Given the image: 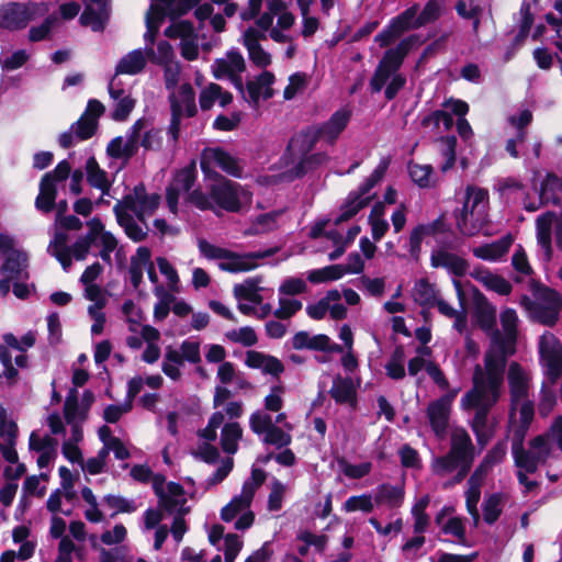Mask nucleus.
Listing matches in <instances>:
<instances>
[{
  "label": "nucleus",
  "mask_w": 562,
  "mask_h": 562,
  "mask_svg": "<svg viewBox=\"0 0 562 562\" xmlns=\"http://www.w3.org/2000/svg\"><path fill=\"white\" fill-rule=\"evenodd\" d=\"M108 90L113 101L112 119L117 122L125 121L135 108L130 90L124 89L115 77L110 80Z\"/></svg>",
  "instance_id": "nucleus-27"
},
{
  "label": "nucleus",
  "mask_w": 562,
  "mask_h": 562,
  "mask_svg": "<svg viewBox=\"0 0 562 562\" xmlns=\"http://www.w3.org/2000/svg\"><path fill=\"white\" fill-rule=\"evenodd\" d=\"M70 177L69 189L71 193L78 195L81 193V182L83 172L76 169L71 172L70 164L67 160H61L53 171L46 172L40 183V192L35 200V206L43 213H49L55 207V200L57 195L56 183L65 181Z\"/></svg>",
  "instance_id": "nucleus-7"
},
{
  "label": "nucleus",
  "mask_w": 562,
  "mask_h": 562,
  "mask_svg": "<svg viewBox=\"0 0 562 562\" xmlns=\"http://www.w3.org/2000/svg\"><path fill=\"white\" fill-rule=\"evenodd\" d=\"M430 262L434 268H445L456 277H462L469 269V263L458 256L443 248L431 252Z\"/></svg>",
  "instance_id": "nucleus-36"
},
{
  "label": "nucleus",
  "mask_w": 562,
  "mask_h": 562,
  "mask_svg": "<svg viewBox=\"0 0 562 562\" xmlns=\"http://www.w3.org/2000/svg\"><path fill=\"white\" fill-rule=\"evenodd\" d=\"M215 167L233 177H240L243 172L240 162L225 150L218 147L205 148L201 156L203 172L210 175Z\"/></svg>",
  "instance_id": "nucleus-21"
},
{
  "label": "nucleus",
  "mask_w": 562,
  "mask_h": 562,
  "mask_svg": "<svg viewBox=\"0 0 562 562\" xmlns=\"http://www.w3.org/2000/svg\"><path fill=\"white\" fill-rule=\"evenodd\" d=\"M110 12L109 0H88L79 18L80 24L90 27L93 32H102L110 19Z\"/></svg>",
  "instance_id": "nucleus-26"
},
{
  "label": "nucleus",
  "mask_w": 562,
  "mask_h": 562,
  "mask_svg": "<svg viewBox=\"0 0 562 562\" xmlns=\"http://www.w3.org/2000/svg\"><path fill=\"white\" fill-rule=\"evenodd\" d=\"M165 35L180 40L181 56L187 60H195L199 57L198 35L191 22L173 20L165 30Z\"/></svg>",
  "instance_id": "nucleus-20"
},
{
  "label": "nucleus",
  "mask_w": 562,
  "mask_h": 562,
  "mask_svg": "<svg viewBox=\"0 0 562 562\" xmlns=\"http://www.w3.org/2000/svg\"><path fill=\"white\" fill-rule=\"evenodd\" d=\"M262 279L260 277L247 278L244 282L235 284L233 289L234 297L237 301H248L252 304H261L262 296L259 293Z\"/></svg>",
  "instance_id": "nucleus-47"
},
{
  "label": "nucleus",
  "mask_w": 562,
  "mask_h": 562,
  "mask_svg": "<svg viewBox=\"0 0 562 562\" xmlns=\"http://www.w3.org/2000/svg\"><path fill=\"white\" fill-rule=\"evenodd\" d=\"M16 437V424L8 419L5 412L0 409V451L5 461L10 463H16L19 459L15 450Z\"/></svg>",
  "instance_id": "nucleus-31"
},
{
  "label": "nucleus",
  "mask_w": 562,
  "mask_h": 562,
  "mask_svg": "<svg viewBox=\"0 0 562 562\" xmlns=\"http://www.w3.org/2000/svg\"><path fill=\"white\" fill-rule=\"evenodd\" d=\"M407 46L406 42H402L395 48L389 49L384 54L370 81L373 92H380L387 85L394 72L397 71L407 53Z\"/></svg>",
  "instance_id": "nucleus-19"
},
{
  "label": "nucleus",
  "mask_w": 562,
  "mask_h": 562,
  "mask_svg": "<svg viewBox=\"0 0 562 562\" xmlns=\"http://www.w3.org/2000/svg\"><path fill=\"white\" fill-rule=\"evenodd\" d=\"M449 452L463 459L465 467H472L475 458V447L468 430L463 427H453L450 434Z\"/></svg>",
  "instance_id": "nucleus-32"
},
{
  "label": "nucleus",
  "mask_w": 562,
  "mask_h": 562,
  "mask_svg": "<svg viewBox=\"0 0 562 562\" xmlns=\"http://www.w3.org/2000/svg\"><path fill=\"white\" fill-rule=\"evenodd\" d=\"M553 443L562 453V416H557L546 432L529 441L528 453L521 460V469L536 472L539 465H553L560 457L553 449Z\"/></svg>",
  "instance_id": "nucleus-4"
},
{
  "label": "nucleus",
  "mask_w": 562,
  "mask_h": 562,
  "mask_svg": "<svg viewBox=\"0 0 562 562\" xmlns=\"http://www.w3.org/2000/svg\"><path fill=\"white\" fill-rule=\"evenodd\" d=\"M533 402L530 400L521 401L516 409L509 414V430L512 436V453L515 465L521 468L522 459L528 453V448H524V439L533 419Z\"/></svg>",
  "instance_id": "nucleus-11"
},
{
  "label": "nucleus",
  "mask_w": 562,
  "mask_h": 562,
  "mask_svg": "<svg viewBox=\"0 0 562 562\" xmlns=\"http://www.w3.org/2000/svg\"><path fill=\"white\" fill-rule=\"evenodd\" d=\"M186 502L182 486L169 483L167 491L160 495L159 506L169 514H182Z\"/></svg>",
  "instance_id": "nucleus-43"
},
{
  "label": "nucleus",
  "mask_w": 562,
  "mask_h": 562,
  "mask_svg": "<svg viewBox=\"0 0 562 562\" xmlns=\"http://www.w3.org/2000/svg\"><path fill=\"white\" fill-rule=\"evenodd\" d=\"M484 481L485 479L483 476L473 472L468 480V488L464 493L467 510L471 515L474 526H477L480 521L477 504L481 498V488Z\"/></svg>",
  "instance_id": "nucleus-41"
},
{
  "label": "nucleus",
  "mask_w": 562,
  "mask_h": 562,
  "mask_svg": "<svg viewBox=\"0 0 562 562\" xmlns=\"http://www.w3.org/2000/svg\"><path fill=\"white\" fill-rule=\"evenodd\" d=\"M375 507L398 508L405 498L404 484L383 483L373 491Z\"/></svg>",
  "instance_id": "nucleus-35"
},
{
  "label": "nucleus",
  "mask_w": 562,
  "mask_h": 562,
  "mask_svg": "<svg viewBox=\"0 0 562 562\" xmlns=\"http://www.w3.org/2000/svg\"><path fill=\"white\" fill-rule=\"evenodd\" d=\"M47 12L48 8L45 3L9 2L0 7V27L10 31L21 30L36 16Z\"/></svg>",
  "instance_id": "nucleus-14"
},
{
  "label": "nucleus",
  "mask_w": 562,
  "mask_h": 562,
  "mask_svg": "<svg viewBox=\"0 0 562 562\" xmlns=\"http://www.w3.org/2000/svg\"><path fill=\"white\" fill-rule=\"evenodd\" d=\"M537 241L541 247L546 261L552 259V233H554L557 246L562 249V215L546 212L536 220Z\"/></svg>",
  "instance_id": "nucleus-18"
},
{
  "label": "nucleus",
  "mask_w": 562,
  "mask_h": 562,
  "mask_svg": "<svg viewBox=\"0 0 562 562\" xmlns=\"http://www.w3.org/2000/svg\"><path fill=\"white\" fill-rule=\"evenodd\" d=\"M384 204L382 202H378L373 205L368 218L371 227V235L375 241H379L389 229V222L384 218Z\"/></svg>",
  "instance_id": "nucleus-54"
},
{
  "label": "nucleus",
  "mask_w": 562,
  "mask_h": 562,
  "mask_svg": "<svg viewBox=\"0 0 562 562\" xmlns=\"http://www.w3.org/2000/svg\"><path fill=\"white\" fill-rule=\"evenodd\" d=\"M168 100L171 110L168 134L176 142L179 136L181 120L183 117H192L198 112L195 92L189 82H184L178 89L169 92Z\"/></svg>",
  "instance_id": "nucleus-12"
},
{
  "label": "nucleus",
  "mask_w": 562,
  "mask_h": 562,
  "mask_svg": "<svg viewBox=\"0 0 562 562\" xmlns=\"http://www.w3.org/2000/svg\"><path fill=\"white\" fill-rule=\"evenodd\" d=\"M113 212L117 223L124 228L125 234L134 241H142L148 233L147 221L142 223L128 212L121 211L120 205H114Z\"/></svg>",
  "instance_id": "nucleus-38"
},
{
  "label": "nucleus",
  "mask_w": 562,
  "mask_h": 562,
  "mask_svg": "<svg viewBox=\"0 0 562 562\" xmlns=\"http://www.w3.org/2000/svg\"><path fill=\"white\" fill-rule=\"evenodd\" d=\"M153 292L158 300L154 306V319L156 322H161L168 316L171 310V304L175 301V296L164 285L155 286Z\"/></svg>",
  "instance_id": "nucleus-57"
},
{
  "label": "nucleus",
  "mask_w": 562,
  "mask_h": 562,
  "mask_svg": "<svg viewBox=\"0 0 562 562\" xmlns=\"http://www.w3.org/2000/svg\"><path fill=\"white\" fill-rule=\"evenodd\" d=\"M146 50L140 48L134 49L124 55L116 65L115 78L117 75H137L142 72L147 64Z\"/></svg>",
  "instance_id": "nucleus-42"
},
{
  "label": "nucleus",
  "mask_w": 562,
  "mask_h": 562,
  "mask_svg": "<svg viewBox=\"0 0 562 562\" xmlns=\"http://www.w3.org/2000/svg\"><path fill=\"white\" fill-rule=\"evenodd\" d=\"M506 454L507 441L505 439L499 440L486 452L480 464L474 470V473L486 479L492 469L505 460Z\"/></svg>",
  "instance_id": "nucleus-45"
},
{
  "label": "nucleus",
  "mask_w": 562,
  "mask_h": 562,
  "mask_svg": "<svg viewBox=\"0 0 562 562\" xmlns=\"http://www.w3.org/2000/svg\"><path fill=\"white\" fill-rule=\"evenodd\" d=\"M488 223V192L485 189L468 186L462 209L456 215L458 229L467 236L481 232Z\"/></svg>",
  "instance_id": "nucleus-6"
},
{
  "label": "nucleus",
  "mask_w": 562,
  "mask_h": 562,
  "mask_svg": "<svg viewBox=\"0 0 562 562\" xmlns=\"http://www.w3.org/2000/svg\"><path fill=\"white\" fill-rule=\"evenodd\" d=\"M470 276L480 282L490 291H494L501 295H507L512 292V284L503 277L493 273L484 268H475Z\"/></svg>",
  "instance_id": "nucleus-40"
},
{
  "label": "nucleus",
  "mask_w": 562,
  "mask_h": 562,
  "mask_svg": "<svg viewBox=\"0 0 562 562\" xmlns=\"http://www.w3.org/2000/svg\"><path fill=\"white\" fill-rule=\"evenodd\" d=\"M184 362L186 360L177 348L167 346L161 362V371L172 381H179L182 376L181 368Z\"/></svg>",
  "instance_id": "nucleus-49"
},
{
  "label": "nucleus",
  "mask_w": 562,
  "mask_h": 562,
  "mask_svg": "<svg viewBox=\"0 0 562 562\" xmlns=\"http://www.w3.org/2000/svg\"><path fill=\"white\" fill-rule=\"evenodd\" d=\"M233 101V94L224 90L220 85L210 82L205 86L199 95V103L202 111H207L213 108L215 102L222 108L227 106Z\"/></svg>",
  "instance_id": "nucleus-39"
},
{
  "label": "nucleus",
  "mask_w": 562,
  "mask_h": 562,
  "mask_svg": "<svg viewBox=\"0 0 562 562\" xmlns=\"http://www.w3.org/2000/svg\"><path fill=\"white\" fill-rule=\"evenodd\" d=\"M459 393V389L451 390L439 398L430 401L426 407L428 425L439 440L446 438L452 411V404Z\"/></svg>",
  "instance_id": "nucleus-17"
},
{
  "label": "nucleus",
  "mask_w": 562,
  "mask_h": 562,
  "mask_svg": "<svg viewBox=\"0 0 562 562\" xmlns=\"http://www.w3.org/2000/svg\"><path fill=\"white\" fill-rule=\"evenodd\" d=\"M465 467L464 460L450 453L436 457L431 462V471L435 475L443 477L451 473L456 474L445 483V487H451L461 483L469 474L471 467Z\"/></svg>",
  "instance_id": "nucleus-22"
},
{
  "label": "nucleus",
  "mask_w": 562,
  "mask_h": 562,
  "mask_svg": "<svg viewBox=\"0 0 562 562\" xmlns=\"http://www.w3.org/2000/svg\"><path fill=\"white\" fill-rule=\"evenodd\" d=\"M150 263H153L150 249L144 246L138 247L135 255L131 257L128 269L131 282L135 289L142 283L144 270Z\"/></svg>",
  "instance_id": "nucleus-46"
},
{
  "label": "nucleus",
  "mask_w": 562,
  "mask_h": 562,
  "mask_svg": "<svg viewBox=\"0 0 562 562\" xmlns=\"http://www.w3.org/2000/svg\"><path fill=\"white\" fill-rule=\"evenodd\" d=\"M86 173L88 183L99 189L102 194H108L112 186V181L109 179L106 171L100 168L97 159L90 157L86 162Z\"/></svg>",
  "instance_id": "nucleus-50"
},
{
  "label": "nucleus",
  "mask_w": 562,
  "mask_h": 562,
  "mask_svg": "<svg viewBox=\"0 0 562 562\" xmlns=\"http://www.w3.org/2000/svg\"><path fill=\"white\" fill-rule=\"evenodd\" d=\"M269 255V252L238 254L228 250L227 257L218 263V268L231 273L247 272L256 269L259 266L258 261Z\"/></svg>",
  "instance_id": "nucleus-30"
},
{
  "label": "nucleus",
  "mask_w": 562,
  "mask_h": 562,
  "mask_svg": "<svg viewBox=\"0 0 562 562\" xmlns=\"http://www.w3.org/2000/svg\"><path fill=\"white\" fill-rule=\"evenodd\" d=\"M274 81V75L265 70L244 83V95L241 97L251 108L257 109L261 100H268L274 95L272 88Z\"/></svg>",
  "instance_id": "nucleus-23"
},
{
  "label": "nucleus",
  "mask_w": 562,
  "mask_h": 562,
  "mask_svg": "<svg viewBox=\"0 0 562 562\" xmlns=\"http://www.w3.org/2000/svg\"><path fill=\"white\" fill-rule=\"evenodd\" d=\"M390 166L389 158H382L372 173L358 187L351 191L345 202L341 204L339 214L334 220L338 225L342 222L349 221L358 214L359 211L367 207L370 202L375 198L372 189L383 179Z\"/></svg>",
  "instance_id": "nucleus-9"
},
{
  "label": "nucleus",
  "mask_w": 562,
  "mask_h": 562,
  "mask_svg": "<svg viewBox=\"0 0 562 562\" xmlns=\"http://www.w3.org/2000/svg\"><path fill=\"white\" fill-rule=\"evenodd\" d=\"M210 194L201 190H193L189 201L199 210L216 211V207L227 212H238L244 204L250 203L251 194L237 182L217 179L210 186Z\"/></svg>",
  "instance_id": "nucleus-2"
},
{
  "label": "nucleus",
  "mask_w": 562,
  "mask_h": 562,
  "mask_svg": "<svg viewBox=\"0 0 562 562\" xmlns=\"http://www.w3.org/2000/svg\"><path fill=\"white\" fill-rule=\"evenodd\" d=\"M166 8H168V3L166 1L164 4L153 1L146 13L147 32L144 37L145 41H148L150 44L154 42L155 34L158 31L160 23L164 18L167 16Z\"/></svg>",
  "instance_id": "nucleus-52"
},
{
  "label": "nucleus",
  "mask_w": 562,
  "mask_h": 562,
  "mask_svg": "<svg viewBox=\"0 0 562 562\" xmlns=\"http://www.w3.org/2000/svg\"><path fill=\"white\" fill-rule=\"evenodd\" d=\"M145 123L138 120L131 127L127 138L124 140L123 137L113 138L106 147L109 156L115 159L130 158L137 150L138 143L140 140V131L144 128Z\"/></svg>",
  "instance_id": "nucleus-25"
},
{
  "label": "nucleus",
  "mask_w": 562,
  "mask_h": 562,
  "mask_svg": "<svg viewBox=\"0 0 562 562\" xmlns=\"http://www.w3.org/2000/svg\"><path fill=\"white\" fill-rule=\"evenodd\" d=\"M350 115L347 110H338L325 123L307 128L302 135L306 149H313L319 140L333 146L347 127Z\"/></svg>",
  "instance_id": "nucleus-13"
},
{
  "label": "nucleus",
  "mask_w": 562,
  "mask_h": 562,
  "mask_svg": "<svg viewBox=\"0 0 562 562\" xmlns=\"http://www.w3.org/2000/svg\"><path fill=\"white\" fill-rule=\"evenodd\" d=\"M246 70L244 56L237 49L228 50L211 66L212 75L217 80H228L244 95L243 74Z\"/></svg>",
  "instance_id": "nucleus-16"
},
{
  "label": "nucleus",
  "mask_w": 562,
  "mask_h": 562,
  "mask_svg": "<svg viewBox=\"0 0 562 562\" xmlns=\"http://www.w3.org/2000/svg\"><path fill=\"white\" fill-rule=\"evenodd\" d=\"M266 38L267 35H263V32H257L255 26H249L241 35V43L248 52L249 59L259 68H266L272 61L271 55L260 45V41Z\"/></svg>",
  "instance_id": "nucleus-28"
},
{
  "label": "nucleus",
  "mask_w": 562,
  "mask_h": 562,
  "mask_svg": "<svg viewBox=\"0 0 562 562\" xmlns=\"http://www.w3.org/2000/svg\"><path fill=\"white\" fill-rule=\"evenodd\" d=\"M245 366L260 370L263 374L279 378L284 372V366L277 357L257 350H248L245 355Z\"/></svg>",
  "instance_id": "nucleus-33"
},
{
  "label": "nucleus",
  "mask_w": 562,
  "mask_h": 562,
  "mask_svg": "<svg viewBox=\"0 0 562 562\" xmlns=\"http://www.w3.org/2000/svg\"><path fill=\"white\" fill-rule=\"evenodd\" d=\"M329 393L339 404L353 405L356 402V391L352 381L349 379L338 378L334 380Z\"/></svg>",
  "instance_id": "nucleus-56"
},
{
  "label": "nucleus",
  "mask_w": 562,
  "mask_h": 562,
  "mask_svg": "<svg viewBox=\"0 0 562 562\" xmlns=\"http://www.w3.org/2000/svg\"><path fill=\"white\" fill-rule=\"evenodd\" d=\"M439 224L440 222L436 221L431 224L418 225L411 232L408 240V250L412 257L418 258L420 252V246L424 238L426 236L436 234Z\"/></svg>",
  "instance_id": "nucleus-58"
},
{
  "label": "nucleus",
  "mask_w": 562,
  "mask_h": 562,
  "mask_svg": "<svg viewBox=\"0 0 562 562\" xmlns=\"http://www.w3.org/2000/svg\"><path fill=\"white\" fill-rule=\"evenodd\" d=\"M507 380L510 393L512 411L516 409L521 401L529 400L531 387L530 372L517 362H512L507 372Z\"/></svg>",
  "instance_id": "nucleus-24"
},
{
  "label": "nucleus",
  "mask_w": 562,
  "mask_h": 562,
  "mask_svg": "<svg viewBox=\"0 0 562 562\" xmlns=\"http://www.w3.org/2000/svg\"><path fill=\"white\" fill-rule=\"evenodd\" d=\"M27 268V255L22 250H12L4 257L0 271L13 281H25L30 277Z\"/></svg>",
  "instance_id": "nucleus-34"
},
{
  "label": "nucleus",
  "mask_w": 562,
  "mask_h": 562,
  "mask_svg": "<svg viewBox=\"0 0 562 562\" xmlns=\"http://www.w3.org/2000/svg\"><path fill=\"white\" fill-rule=\"evenodd\" d=\"M160 195L157 193H148L144 184H137L133 191L126 194L123 200L115 205L121 206V211H125L134 215L137 221L144 223L151 216L160 204Z\"/></svg>",
  "instance_id": "nucleus-15"
},
{
  "label": "nucleus",
  "mask_w": 562,
  "mask_h": 562,
  "mask_svg": "<svg viewBox=\"0 0 562 562\" xmlns=\"http://www.w3.org/2000/svg\"><path fill=\"white\" fill-rule=\"evenodd\" d=\"M520 304L532 321L553 326L562 310V295L553 289L538 285L533 289V297L525 295Z\"/></svg>",
  "instance_id": "nucleus-10"
},
{
  "label": "nucleus",
  "mask_w": 562,
  "mask_h": 562,
  "mask_svg": "<svg viewBox=\"0 0 562 562\" xmlns=\"http://www.w3.org/2000/svg\"><path fill=\"white\" fill-rule=\"evenodd\" d=\"M292 347L296 350L310 349L324 352L341 353V346L331 341V339L324 334L310 335L307 331H299L292 337Z\"/></svg>",
  "instance_id": "nucleus-29"
},
{
  "label": "nucleus",
  "mask_w": 562,
  "mask_h": 562,
  "mask_svg": "<svg viewBox=\"0 0 562 562\" xmlns=\"http://www.w3.org/2000/svg\"><path fill=\"white\" fill-rule=\"evenodd\" d=\"M224 336L228 341L239 344L244 347H252L258 342V336L250 326L231 329L226 331Z\"/></svg>",
  "instance_id": "nucleus-62"
},
{
  "label": "nucleus",
  "mask_w": 562,
  "mask_h": 562,
  "mask_svg": "<svg viewBox=\"0 0 562 562\" xmlns=\"http://www.w3.org/2000/svg\"><path fill=\"white\" fill-rule=\"evenodd\" d=\"M241 437L243 428L238 423L232 422L223 425L220 438L223 451L228 454L236 453Z\"/></svg>",
  "instance_id": "nucleus-51"
},
{
  "label": "nucleus",
  "mask_w": 562,
  "mask_h": 562,
  "mask_svg": "<svg viewBox=\"0 0 562 562\" xmlns=\"http://www.w3.org/2000/svg\"><path fill=\"white\" fill-rule=\"evenodd\" d=\"M88 233L79 237L70 247H68L76 260H85L92 245L101 247L99 257L108 263L112 265L111 254L117 247V240L112 233L104 229L101 220L93 217L87 222Z\"/></svg>",
  "instance_id": "nucleus-8"
},
{
  "label": "nucleus",
  "mask_w": 562,
  "mask_h": 562,
  "mask_svg": "<svg viewBox=\"0 0 562 562\" xmlns=\"http://www.w3.org/2000/svg\"><path fill=\"white\" fill-rule=\"evenodd\" d=\"M274 426L272 416L266 409H257L249 416V427L257 436H262Z\"/></svg>",
  "instance_id": "nucleus-64"
},
{
  "label": "nucleus",
  "mask_w": 562,
  "mask_h": 562,
  "mask_svg": "<svg viewBox=\"0 0 562 562\" xmlns=\"http://www.w3.org/2000/svg\"><path fill=\"white\" fill-rule=\"evenodd\" d=\"M286 223L285 210L258 215L246 229L247 235H261L278 229Z\"/></svg>",
  "instance_id": "nucleus-37"
},
{
  "label": "nucleus",
  "mask_w": 562,
  "mask_h": 562,
  "mask_svg": "<svg viewBox=\"0 0 562 562\" xmlns=\"http://www.w3.org/2000/svg\"><path fill=\"white\" fill-rule=\"evenodd\" d=\"M562 195V179L555 175L549 173L541 183L540 188V202L558 203Z\"/></svg>",
  "instance_id": "nucleus-55"
},
{
  "label": "nucleus",
  "mask_w": 562,
  "mask_h": 562,
  "mask_svg": "<svg viewBox=\"0 0 562 562\" xmlns=\"http://www.w3.org/2000/svg\"><path fill=\"white\" fill-rule=\"evenodd\" d=\"M374 508L375 503L372 493L350 496L342 505V509L346 513L361 512L363 514H370Z\"/></svg>",
  "instance_id": "nucleus-60"
},
{
  "label": "nucleus",
  "mask_w": 562,
  "mask_h": 562,
  "mask_svg": "<svg viewBox=\"0 0 562 562\" xmlns=\"http://www.w3.org/2000/svg\"><path fill=\"white\" fill-rule=\"evenodd\" d=\"M513 239L510 236H505L498 240H495L491 244L482 245L479 247L473 248V255L476 258L488 260V261H496L501 259L507 251L509 250V247L512 246Z\"/></svg>",
  "instance_id": "nucleus-48"
},
{
  "label": "nucleus",
  "mask_w": 562,
  "mask_h": 562,
  "mask_svg": "<svg viewBox=\"0 0 562 562\" xmlns=\"http://www.w3.org/2000/svg\"><path fill=\"white\" fill-rule=\"evenodd\" d=\"M413 297L419 305L432 307L439 297V293L435 284L430 283L427 279H419L414 284Z\"/></svg>",
  "instance_id": "nucleus-53"
},
{
  "label": "nucleus",
  "mask_w": 562,
  "mask_h": 562,
  "mask_svg": "<svg viewBox=\"0 0 562 562\" xmlns=\"http://www.w3.org/2000/svg\"><path fill=\"white\" fill-rule=\"evenodd\" d=\"M446 509L447 508H443L436 516V522L439 526H441V530L443 533L454 537L458 542H464L465 526L463 519H461L460 517H451L445 524H442V518Z\"/></svg>",
  "instance_id": "nucleus-61"
},
{
  "label": "nucleus",
  "mask_w": 562,
  "mask_h": 562,
  "mask_svg": "<svg viewBox=\"0 0 562 562\" xmlns=\"http://www.w3.org/2000/svg\"><path fill=\"white\" fill-rule=\"evenodd\" d=\"M336 300H341V293L336 289L329 290L317 302L308 304L306 306V314L312 319H323L328 313V310L330 308L328 303Z\"/></svg>",
  "instance_id": "nucleus-59"
},
{
  "label": "nucleus",
  "mask_w": 562,
  "mask_h": 562,
  "mask_svg": "<svg viewBox=\"0 0 562 562\" xmlns=\"http://www.w3.org/2000/svg\"><path fill=\"white\" fill-rule=\"evenodd\" d=\"M266 480L265 471L254 469L251 475L247 479L241 487L239 495L222 508L221 518L226 522L235 521L234 527L237 530H246L251 527L255 520V514L250 506L257 490Z\"/></svg>",
  "instance_id": "nucleus-5"
},
{
  "label": "nucleus",
  "mask_w": 562,
  "mask_h": 562,
  "mask_svg": "<svg viewBox=\"0 0 562 562\" xmlns=\"http://www.w3.org/2000/svg\"><path fill=\"white\" fill-rule=\"evenodd\" d=\"M503 380L504 376L499 374L483 371L481 364L475 366L473 386L460 401L461 409H476L470 423L472 431L490 425L487 414L501 397Z\"/></svg>",
  "instance_id": "nucleus-1"
},
{
  "label": "nucleus",
  "mask_w": 562,
  "mask_h": 562,
  "mask_svg": "<svg viewBox=\"0 0 562 562\" xmlns=\"http://www.w3.org/2000/svg\"><path fill=\"white\" fill-rule=\"evenodd\" d=\"M344 277L342 265L327 266L307 272V280L312 283L335 281Z\"/></svg>",
  "instance_id": "nucleus-63"
},
{
  "label": "nucleus",
  "mask_w": 562,
  "mask_h": 562,
  "mask_svg": "<svg viewBox=\"0 0 562 562\" xmlns=\"http://www.w3.org/2000/svg\"><path fill=\"white\" fill-rule=\"evenodd\" d=\"M474 317L484 331L493 333L496 324V307L482 295L475 299Z\"/></svg>",
  "instance_id": "nucleus-44"
},
{
  "label": "nucleus",
  "mask_w": 562,
  "mask_h": 562,
  "mask_svg": "<svg viewBox=\"0 0 562 562\" xmlns=\"http://www.w3.org/2000/svg\"><path fill=\"white\" fill-rule=\"evenodd\" d=\"M518 316L515 310L505 308L501 313L503 333L494 329L491 346L484 357L483 371L504 376L506 359L515 352Z\"/></svg>",
  "instance_id": "nucleus-3"
}]
</instances>
